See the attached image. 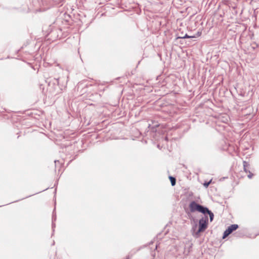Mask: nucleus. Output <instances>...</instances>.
I'll list each match as a JSON object with an SVG mask.
<instances>
[{
    "mask_svg": "<svg viewBox=\"0 0 259 259\" xmlns=\"http://www.w3.org/2000/svg\"><path fill=\"white\" fill-rule=\"evenodd\" d=\"M189 208L191 212L198 211L203 214L208 213L209 215L210 221L211 222L213 219V214L208 208L197 204L195 201H192L189 205Z\"/></svg>",
    "mask_w": 259,
    "mask_h": 259,
    "instance_id": "obj_1",
    "label": "nucleus"
},
{
    "mask_svg": "<svg viewBox=\"0 0 259 259\" xmlns=\"http://www.w3.org/2000/svg\"><path fill=\"white\" fill-rule=\"evenodd\" d=\"M238 228V226L236 224H233L229 226L228 229L224 232L223 238L225 239L230 234H231L234 231L237 230Z\"/></svg>",
    "mask_w": 259,
    "mask_h": 259,
    "instance_id": "obj_3",
    "label": "nucleus"
},
{
    "mask_svg": "<svg viewBox=\"0 0 259 259\" xmlns=\"http://www.w3.org/2000/svg\"><path fill=\"white\" fill-rule=\"evenodd\" d=\"M207 217L201 218L199 221L198 230L194 233L193 236L196 238H198V237H199L200 233L204 232L207 229Z\"/></svg>",
    "mask_w": 259,
    "mask_h": 259,
    "instance_id": "obj_2",
    "label": "nucleus"
},
{
    "mask_svg": "<svg viewBox=\"0 0 259 259\" xmlns=\"http://www.w3.org/2000/svg\"><path fill=\"white\" fill-rule=\"evenodd\" d=\"M200 35H201V32H198V33H197V37H199V36H200Z\"/></svg>",
    "mask_w": 259,
    "mask_h": 259,
    "instance_id": "obj_8",
    "label": "nucleus"
},
{
    "mask_svg": "<svg viewBox=\"0 0 259 259\" xmlns=\"http://www.w3.org/2000/svg\"><path fill=\"white\" fill-rule=\"evenodd\" d=\"M196 36H189L187 34H186L184 36L182 37L181 38H195Z\"/></svg>",
    "mask_w": 259,
    "mask_h": 259,
    "instance_id": "obj_6",
    "label": "nucleus"
},
{
    "mask_svg": "<svg viewBox=\"0 0 259 259\" xmlns=\"http://www.w3.org/2000/svg\"><path fill=\"white\" fill-rule=\"evenodd\" d=\"M210 182L211 181H209V182L204 183V186L207 188L210 184Z\"/></svg>",
    "mask_w": 259,
    "mask_h": 259,
    "instance_id": "obj_7",
    "label": "nucleus"
},
{
    "mask_svg": "<svg viewBox=\"0 0 259 259\" xmlns=\"http://www.w3.org/2000/svg\"><path fill=\"white\" fill-rule=\"evenodd\" d=\"M244 171L247 173L248 172V174L247 175L248 177L249 178V179H251L252 177H253V174L249 171H247L246 168V167H245V165H244Z\"/></svg>",
    "mask_w": 259,
    "mask_h": 259,
    "instance_id": "obj_4",
    "label": "nucleus"
},
{
    "mask_svg": "<svg viewBox=\"0 0 259 259\" xmlns=\"http://www.w3.org/2000/svg\"><path fill=\"white\" fill-rule=\"evenodd\" d=\"M169 180L170 181L171 184L172 186H175L176 185V179L172 177H169Z\"/></svg>",
    "mask_w": 259,
    "mask_h": 259,
    "instance_id": "obj_5",
    "label": "nucleus"
}]
</instances>
